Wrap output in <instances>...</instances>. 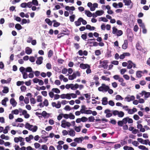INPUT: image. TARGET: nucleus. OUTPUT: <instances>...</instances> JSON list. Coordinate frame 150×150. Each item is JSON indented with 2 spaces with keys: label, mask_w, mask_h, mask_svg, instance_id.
Instances as JSON below:
<instances>
[{
  "label": "nucleus",
  "mask_w": 150,
  "mask_h": 150,
  "mask_svg": "<svg viewBox=\"0 0 150 150\" xmlns=\"http://www.w3.org/2000/svg\"><path fill=\"white\" fill-rule=\"evenodd\" d=\"M35 147L36 149H37L40 147V144L38 143H35L34 144Z\"/></svg>",
  "instance_id": "bf43d9fd"
},
{
  "label": "nucleus",
  "mask_w": 150,
  "mask_h": 150,
  "mask_svg": "<svg viewBox=\"0 0 150 150\" xmlns=\"http://www.w3.org/2000/svg\"><path fill=\"white\" fill-rule=\"evenodd\" d=\"M2 92L4 93H7L9 92V88L6 86L4 87V89L2 91Z\"/></svg>",
  "instance_id": "a211bd4d"
},
{
  "label": "nucleus",
  "mask_w": 150,
  "mask_h": 150,
  "mask_svg": "<svg viewBox=\"0 0 150 150\" xmlns=\"http://www.w3.org/2000/svg\"><path fill=\"white\" fill-rule=\"evenodd\" d=\"M127 68L128 69H131L132 67L133 62L131 60H129L128 61Z\"/></svg>",
  "instance_id": "ddd939ff"
},
{
  "label": "nucleus",
  "mask_w": 150,
  "mask_h": 150,
  "mask_svg": "<svg viewBox=\"0 0 150 150\" xmlns=\"http://www.w3.org/2000/svg\"><path fill=\"white\" fill-rule=\"evenodd\" d=\"M101 78L102 79L104 80L107 81H109L110 80V79L109 77H106L105 76H102Z\"/></svg>",
  "instance_id": "c03bdc74"
},
{
  "label": "nucleus",
  "mask_w": 150,
  "mask_h": 150,
  "mask_svg": "<svg viewBox=\"0 0 150 150\" xmlns=\"http://www.w3.org/2000/svg\"><path fill=\"white\" fill-rule=\"evenodd\" d=\"M123 1L126 6L129 5L132 2L131 0H123Z\"/></svg>",
  "instance_id": "6ab92c4d"
},
{
  "label": "nucleus",
  "mask_w": 150,
  "mask_h": 150,
  "mask_svg": "<svg viewBox=\"0 0 150 150\" xmlns=\"http://www.w3.org/2000/svg\"><path fill=\"white\" fill-rule=\"evenodd\" d=\"M65 120H64L62 121V123L61 126L63 128H65L66 127V123Z\"/></svg>",
  "instance_id": "4be33fe9"
},
{
  "label": "nucleus",
  "mask_w": 150,
  "mask_h": 150,
  "mask_svg": "<svg viewBox=\"0 0 150 150\" xmlns=\"http://www.w3.org/2000/svg\"><path fill=\"white\" fill-rule=\"evenodd\" d=\"M82 69H85L88 67L91 68L90 66L87 64H81L79 66Z\"/></svg>",
  "instance_id": "20e7f679"
},
{
  "label": "nucleus",
  "mask_w": 150,
  "mask_h": 150,
  "mask_svg": "<svg viewBox=\"0 0 150 150\" xmlns=\"http://www.w3.org/2000/svg\"><path fill=\"white\" fill-rule=\"evenodd\" d=\"M27 4L26 3H23L21 4V6L23 8H25L27 6Z\"/></svg>",
  "instance_id": "8fccbe9b"
},
{
  "label": "nucleus",
  "mask_w": 150,
  "mask_h": 150,
  "mask_svg": "<svg viewBox=\"0 0 150 150\" xmlns=\"http://www.w3.org/2000/svg\"><path fill=\"white\" fill-rule=\"evenodd\" d=\"M112 33L114 34H115L117 33L118 30L115 26L113 27Z\"/></svg>",
  "instance_id": "7c9ffc66"
},
{
  "label": "nucleus",
  "mask_w": 150,
  "mask_h": 150,
  "mask_svg": "<svg viewBox=\"0 0 150 150\" xmlns=\"http://www.w3.org/2000/svg\"><path fill=\"white\" fill-rule=\"evenodd\" d=\"M20 88L22 92H24L26 89V87L24 86H22Z\"/></svg>",
  "instance_id": "4d7b16f0"
},
{
  "label": "nucleus",
  "mask_w": 150,
  "mask_h": 150,
  "mask_svg": "<svg viewBox=\"0 0 150 150\" xmlns=\"http://www.w3.org/2000/svg\"><path fill=\"white\" fill-rule=\"evenodd\" d=\"M137 140L141 143L146 145H147L148 144V142L149 141V139H146L144 140L141 138H138L137 139Z\"/></svg>",
  "instance_id": "7ed1b4c3"
},
{
  "label": "nucleus",
  "mask_w": 150,
  "mask_h": 150,
  "mask_svg": "<svg viewBox=\"0 0 150 150\" xmlns=\"http://www.w3.org/2000/svg\"><path fill=\"white\" fill-rule=\"evenodd\" d=\"M123 34V32L121 30H118L116 33L117 35V36H119Z\"/></svg>",
  "instance_id": "37998d69"
},
{
  "label": "nucleus",
  "mask_w": 150,
  "mask_h": 150,
  "mask_svg": "<svg viewBox=\"0 0 150 150\" xmlns=\"http://www.w3.org/2000/svg\"><path fill=\"white\" fill-rule=\"evenodd\" d=\"M81 126L77 127L76 126H74V128L75 130L77 132H79L81 130Z\"/></svg>",
  "instance_id": "c756f323"
},
{
  "label": "nucleus",
  "mask_w": 150,
  "mask_h": 150,
  "mask_svg": "<svg viewBox=\"0 0 150 150\" xmlns=\"http://www.w3.org/2000/svg\"><path fill=\"white\" fill-rule=\"evenodd\" d=\"M52 90L56 93H60V91L57 88H53Z\"/></svg>",
  "instance_id": "72a5a7b5"
},
{
  "label": "nucleus",
  "mask_w": 150,
  "mask_h": 150,
  "mask_svg": "<svg viewBox=\"0 0 150 150\" xmlns=\"http://www.w3.org/2000/svg\"><path fill=\"white\" fill-rule=\"evenodd\" d=\"M95 54L96 55L98 56L101 54V53L99 50H97L95 51Z\"/></svg>",
  "instance_id": "5fc2aeb1"
},
{
  "label": "nucleus",
  "mask_w": 150,
  "mask_h": 150,
  "mask_svg": "<svg viewBox=\"0 0 150 150\" xmlns=\"http://www.w3.org/2000/svg\"><path fill=\"white\" fill-rule=\"evenodd\" d=\"M139 149L142 150H148V149L143 145H140L138 146Z\"/></svg>",
  "instance_id": "bb28decb"
},
{
  "label": "nucleus",
  "mask_w": 150,
  "mask_h": 150,
  "mask_svg": "<svg viewBox=\"0 0 150 150\" xmlns=\"http://www.w3.org/2000/svg\"><path fill=\"white\" fill-rule=\"evenodd\" d=\"M76 77V74L74 73L72 75L69 76V79L70 80H73Z\"/></svg>",
  "instance_id": "2eb2a0df"
},
{
  "label": "nucleus",
  "mask_w": 150,
  "mask_h": 150,
  "mask_svg": "<svg viewBox=\"0 0 150 150\" xmlns=\"http://www.w3.org/2000/svg\"><path fill=\"white\" fill-rule=\"evenodd\" d=\"M88 120L90 122H93L95 120L94 117L93 116H91L88 118Z\"/></svg>",
  "instance_id": "ea45409f"
},
{
  "label": "nucleus",
  "mask_w": 150,
  "mask_h": 150,
  "mask_svg": "<svg viewBox=\"0 0 150 150\" xmlns=\"http://www.w3.org/2000/svg\"><path fill=\"white\" fill-rule=\"evenodd\" d=\"M23 74V78L24 79H26L28 77L27 73L26 72L22 73Z\"/></svg>",
  "instance_id": "e2e57ef3"
},
{
  "label": "nucleus",
  "mask_w": 150,
  "mask_h": 150,
  "mask_svg": "<svg viewBox=\"0 0 150 150\" xmlns=\"http://www.w3.org/2000/svg\"><path fill=\"white\" fill-rule=\"evenodd\" d=\"M32 2L34 5L37 6L38 5V3L37 0H33Z\"/></svg>",
  "instance_id": "49530a36"
},
{
  "label": "nucleus",
  "mask_w": 150,
  "mask_h": 150,
  "mask_svg": "<svg viewBox=\"0 0 150 150\" xmlns=\"http://www.w3.org/2000/svg\"><path fill=\"white\" fill-rule=\"evenodd\" d=\"M43 58L42 57H40L37 58V59L36 62V63L37 64L40 65L42 63V61Z\"/></svg>",
  "instance_id": "0eeeda50"
},
{
  "label": "nucleus",
  "mask_w": 150,
  "mask_h": 150,
  "mask_svg": "<svg viewBox=\"0 0 150 150\" xmlns=\"http://www.w3.org/2000/svg\"><path fill=\"white\" fill-rule=\"evenodd\" d=\"M42 149L44 150H47L48 147L47 145H43L42 146Z\"/></svg>",
  "instance_id": "774afa93"
},
{
  "label": "nucleus",
  "mask_w": 150,
  "mask_h": 150,
  "mask_svg": "<svg viewBox=\"0 0 150 150\" xmlns=\"http://www.w3.org/2000/svg\"><path fill=\"white\" fill-rule=\"evenodd\" d=\"M117 124L120 127H122L124 125L122 120L119 121L117 122Z\"/></svg>",
  "instance_id": "6e6d98bb"
},
{
  "label": "nucleus",
  "mask_w": 150,
  "mask_h": 150,
  "mask_svg": "<svg viewBox=\"0 0 150 150\" xmlns=\"http://www.w3.org/2000/svg\"><path fill=\"white\" fill-rule=\"evenodd\" d=\"M71 89L72 90H74L77 88L79 87V85L77 84H76L75 85H74L73 84L71 83Z\"/></svg>",
  "instance_id": "9b49d317"
},
{
  "label": "nucleus",
  "mask_w": 150,
  "mask_h": 150,
  "mask_svg": "<svg viewBox=\"0 0 150 150\" xmlns=\"http://www.w3.org/2000/svg\"><path fill=\"white\" fill-rule=\"evenodd\" d=\"M37 101L38 102H42V97L40 96H37Z\"/></svg>",
  "instance_id": "79ce46f5"
},
{
  "label": "nucleus",
  "mask_w": 150,
  "mask_h": 150,
  "mask_svg": "<svg viewBox=\"0 0 150 150\" xmlns=\"http://www.w3.org/2000/svg\"><path fill=\"white\" fill-rule=\"evenodd\" d=\"M75 17V16L74 14L70 16L69 17V19L70 21L71 22L74 21Z\"/></svg>",
  "instance_id": "c85d7f7f"
},
{
  "label": "nucleus",
  "mask_w": 150,
  "mask_h": 150,
  "mask_svg": "<svg viewBox=\"0 0 150 150\" xmlns=\"http://www.w3.org/2000/svg\"><path fill=\"white\" fill-rule=\"evenodd\" d=\"M31 80H29L28 81H26L25 82V84L28 86H30L31 84Z\"/></svg>",
  "instance_id": "864d4df0"
},
{
  "label": "nucleus",
  "mask_w": 150,
  "mask_h": 150,
  "mask_svg": "<svg viewBox=\"0 0 150 150\" xmlns=\"http://www.w3.org/2000/svg\"><path fill=\"white\" fill-rule=\"evenodd\" d=\"M46 67L48 69H50L52 68L51 65L50 63H47L46 65Z\"/></svg>",
  "instance_id": "338daca9"
},
{
  "label": "nucleus",
  "mask_w": 150,
  "mask_h": 150,
  "mask_svg": "<svg viewBox=\"0 0 150 150\" xmlns=\"http://www.w3.org/2000/svg\"><path fill=\"white\" fill-rule=\"evenodd\" d=\"M33 127V125H30L29 123H27L25 125V128L26 129H28L29 130H30L31 128Z\"/></svg>",
  "instance_id": "f3484780"
},
{
  "label": "nucleus",
  "mask_w": 150,
  "mask_h": 150,
  "mask_svg": "<svg viewBox=\"0 0 150 150\" xmlns=\"http://www.w3.org/2000/svg\"><path fill=\"white\" fill-rule=\"evenodd\" d=\"M30 100L31 103L33 104H35L36 102L35 99L33 98H31L30 99Z\"/></svg>",
  "instance_id": "a19ab883"
},
{
  "label": "nucleus",
  "mask_w": 150,
  "mask_h": 150,
  "mask_svg": "<svg viewBox=\"0 0 150 150\" xmlns=\"http://www.w3.org/2000/svg\"><path fill=\"white\" fill-rule=\"evenodd\" d=\"M121 145L119 144H116L114 145V148L115 149H117L118 148H120L121 147Z\"/></svg>",
  "instance_id": "680f3d73"
},
{
  "label": "nucleus",
  "mask_w": 150,
  "mask_h": 150,
  "mask_svg": "<svg viewBox=\"0 0 150 150\" xmlns=\"http://www.w3.org/2000/svg\"><path fill=\"white\" fill-rule=\"evenodd\" d=\"M29 60L31 62H33L35 61V59L34 57L31 56L30 57Z\"/></svg>",
  "instance_id": "69168bd1"
},
{
  "label": "nucleus",
  "mask_w": 150,
  "mask_h": 150,
  "mask_svg": "<svg viewBox=\"0 0 150 150\" xmlns=\"http://www.w3.org/2000/svg\"><path fill=\"white\" fill-rule=\"evenodd\" d=\"M142 71H137L136 72V75L137 76L138 78H140L142 76Z\"/></svg>",
  "instance_id": "393cba45"
},
{
  "label": "nucleus",
  "mask_w": 150,
  "mask_h": 150,
  "mask_svg": "<svg viewBox=\"0 0 150 150\" xmlns=\"http://www.w3.org/2000/svg\"><path fill=\"white\" fill-rule=\"evenodd\" d=\"M81 17L79 18L77 21H75L74 22L75 25L76 26H79L81 24Z\"/></svg>",
  "instance_id": "4468645a"
},
{
  "label": "nucleus",
  "mask_w": 150,
  "mask_h": 150,
  "mask_svg": "<svg viewBox=\"0 0 150 150\" xmlns=\"http://www.w3.org/2000/svg\"><path fill=\"white\" fill-rule=\"evenodd\" d=\"M120 73L121 74H123L127 70L125 69H121L120 70Z\"/></svg>",
  "instance_id": "0e129e2a"
},
{
  "label": "nucleus",
  "mask_w": 150,
  "mask_h": 150,
  "mask_svg": "<svg viewBox=\"0 0 150 150\" xmlns=\"http://www.w3.org/2000/svg\"><path fill=\"white\" fill-rule=\"evenodd\" d=\"M69 132V135L72 137H74L75 135V132L73 129H71Z\"/></svg>",
  "instance_id": "412c9836"
},
{
  "label": "nucleus",
  "mask_w": 150,
  "mask_h": 150,
  "mask_svg": "<svg viewBox=\"0 0 150 150\" xmlns=\"http://www.w3.org/2000/svg\"><path fill=\"white\" fill-rule=\"evenodd\" d=\"M109 89V87L108 86L106 85L104 83H102L101 84V86L98 88V90L100 91H104L106 92Z\"/></svg>",
  "instance_id": "f257e3e1"
},
{
  "label": "nucleus",
  "mask_w": 150,
  "mask_h": 150,
  "mask_svg": "<svg viewBox=\"0 0 150 150\" xmlns=\"http://www.w3.org/2000/svg\"><path fill=\"white\" fill-rule=\"evenodd\" d=\"M44 105L47 106H48L49 103L48 100L47 99H45L43 102Z\"/></svg>",
  "instance_id": "3c124183"
},
{
  "label": "nucleus",
  "mask_w": 150,
  "mask_h": 150,
  "mask_svg": "<svg viewBox=\"0 0 150 150\" xmlns=\"http://www.w3.org/2000/svg\"><path fill=\"white\" fill-rule=\"evenodd\" d=\"M128 118V117H127L125 118H123L122 121L123 122V124H126L127 122V118Z\"/></svg>",
  "instance_id": "de8ad7c7"
},
{
  "label": "nucleus",
  "mask_w": 150,
  "mask_h": 150,
  "mask_svg": "<svg viewBox=\"0 0 150 150\" xmlns=\"http://www.w3.org/2000/svg\"><path fill=\"white\" fill-rule=\"evenodd\" d=\"M8 100V98H5L3 100L1 101V104L4 105L6 106V102Z\"/></svg>",
  "instance_id": "aec40b11"
},
{
  "label": "nucleus",
  "mask_w": 150,
  "mask_h": 150,
  "mask_svg": "<svg viewBox=\"0 0 150 150\" xmlns=\"http://www.w3.org/2000/svg\"><path fill=\"white\" fill-rule=\"evenodd\" d=\"M137 128L140 129V131L142 132H144L145 131V129L143 128V126L142 124H138L137 125Z\"/></svg>",
  "instance_id": "1a4fd4ad"
},
{
  "label": "nucleus",
  "mask_w": 150,
  "mask_h": 150,
  "mask_svg": "<svg viewBox=\"0 0 150 150\" xmlns=\"http://www.w3.org/2000/svg\"><path fill=\"white\" fill-rule=\"evenodd\" d=\"M110 122L113 125H115L116 123V121L114 119H111Z\"/></svg>",
  "instance_id": "052dcab7"
},
{
  "label": "nucleus",
  "mask_w": 150,
  "mask_h": 150,
  "mask_svg": "<svg viewBox=\"0 0 150 150\" xmlns=\"http://www.w3.org/2000/svg\"><path fill=\"white\" fill-rule=\"evenodd\" d=\"M60 25V23L59 22H57L54 23L53 24V26L55 27H57L59 26Z\"/></svg>",
  "instance_id": "603ef678"
},
{
  "label": "nucleus",
  "mask_w": 150,
  "mask_h": 150,
  "mask_svg": "<svg viewBox=\"0 0 150 150\" xmlns=\"http://www.w3.org/2000/svg\"><path fill=\"white\" fill-rule=\"evenodd\" d=\"M10 103L13 107H15L17 104L16 102L13 98H11L10 100Z\"/></svg>",
  "instance_id": "6e6552de"
},
{
  "label": "nucleus",
  "mask_w": 150,
  "mask_h": 150,
  "mask_svg": "<svg viewBox=\"0 0 150 150\" xmlns=\"http://www.w3.org/2000/svg\"><path fill=\"white\" fill-rule=\"evenodd\" d=\"M85 14L88 17H91L92 16V13L89 11H85Z\"/></svg>",
  "instance_id": "5701e85b"
},
{
  "label": "nucleus",
  "mask_w": 150,
  "mask_h": 150,
  "mask_svg": "<svg viewBox=\"0 0 150 150\" xmlns=\"http://www.w3.org/2000/svg\"><path fill=\"white\" fill-rule=\"evenodd\" d=\"M53 54V51L51 50H50L48 53V57L49 58L51 57Z\"/></svg>",
  "instance_id": "473e14b6"
},
{
  "label": "nucleus",
  "mask_w": 150,
  "mask_h": 150,
  "mask_svg": "<svg viewBox=\"0 0 150 150\" xmlns=\"http://www.w3.org/2000/svg\"><path fill=\"white\" fill-rule=\"evenodd\" d=\"M82 138L81 137L79 138H76L74 139V141L78 143L79 142L81 143L83 141Z\"/></svg>",
  "instance_id": "f8f14e48"
},
{
  "label": "nucleus",
  "mask_w": 150,
  "mask_h": 150,
  "mask_svg": "<svg viewBox=\"0 0 150 150\" xmlns=\"http://www.w3.org/2000/svg\"><path fill=\"white\" fill-rule=\"evenodd\" d=\"M83 95H84L86 98L88 99H87V100H88L90 99L91 98V96H90V93H86V94H83Z\"/></svg>",
  "instance_id": "f704fd0d"
},
{
  "label": "nucleus",
  "mask_w": 150,
  "mask_h": 150,
  "mask_svg": "<svg viewBox=\"0 0 150 150\" xmlns=\"http://www.w3.org/2000/svg\"><path fill=\"white\" fill-rule=\"evenodd\" d=\"M25 71L26 72H30L32 71V69L31 67H28L26 69Z\"/></svg>",
  "instance_id": "09e8293b"
},
{
  "label": "nucleus",
  "mask_w": 150,
  "mask_h": 150,
  "mask_svg": "<svg viewBox=\"0 0 150 150\" xmlns=\"http://www.w3.org/2000/svg\"><path fill=\"white\" fill-rule=\"evenodd\" d=\"M115 99L117 100H122L123 98L120 95H117L116 96Z\"/></svg>",
  "instance_id": "e433bc0d"
},
{
  "label": "nucleus",
  "mask_w": 150,
  "mask_h": 150,
  "mask_svg": "<svg viewBox=\"0 0 150 150\" xmlns=\"http://www.w3.org/2000/svg\"><path fill=\"white\" fill-rule=\"evenodd\" d=\"M99 21H103L104 22H107L108 21V20L107 18L104 17H101L99 18Z\"/></svg>",
  "instance_id": "b1692460"
},
{
  "label": "nucleus",
  "mask_w": 150,
  "mask_h": 150,
  "mask_svg": "<svg viewBox=\"0 0 150 150\" xmlns=\"http://www.w3.org/2000/svg\"><path fill=\"white\" fill-rule=\"evenodd\" d=\"M129 95H128L127 97L125 98V100L128 102H129L132 100H134L135 99L134 96H132L130 97Z\"/></svg>",
  "instance_id": "39448f33"
},
{
  "label": "nucleus",
  "mask_w": 150,
  "mask_h": 150,
  "mask_svg": "<svg viewBox=\"0 0 150 150\" xmlns=\"http://www.w3.org/2000/svg\"><path fill=\"white\" fill-rule=\"evenodd\" d=\"M108 103L107 98L106 97L103 98L102 100V104L103 105H106L108 104Z\"/></svg>",
  "instance_id": "9d476101"
},
{
  "label": "nucleus",
  "mask_w": 150,
  "mask_h": 150,
  "mask_svg": "<svg viewBox=\"0 0 150 150\" xmlns=\"http://www.w3.org/2000/svg\"><path fill=\"white\" fill-rule=\"evenodd\" d=\"M104 13V11L103 10H98L95 13L98 16H100L102 15Z\"/></svg>",
  "instance_id": "dca6fc26"
},
{
  "label": "nucleus",
  "mask_w": 150,
  "mask_h": 150,
  "mask_svg": "<svg viewBox=\"0 0 150 150\" xmlns=\"http://www.w3.org/2000/svg\"><path fill=\"white\" fill-rule=\"evenodd\" d=\"M25 52L27 54H29L32 53V50L31 49L29 48L28 49L26 50Z\"/></svg>",
  "instance_id": "58836bf2"
},
{
  "label": "nucleus",
  "mask_w": 150,
  "mask_h": 150,
  "mask_svg": "<svg viewBox=\"0 0 150 150\" xmlns=\"http://www.w3.org/2000/svg\"><path fill=\"white\" fill-rule=\"evenodd\" d=\"M29 23L30 22V20L28 19V22L27 21L26 19H23L22 20V22L21 23V24H25L27 23Z\"/></svg>",
  "instance_id": "4c0bfd02"
},
{
  "label": "nucleus",
  "mask_w": 150,
  "mask_h": 150,
  "mask_svg": "<svg viewBox=\"0 0 150 150\" xmlns=\"http://www.w3.org/2000/svg\"><path fill=\"white\" fill-rule=\"evenodd\" d=\"M134 119L136 120H138L140 118L137 115L135 114L133 116Z\"/></svg>",
  "instance_id": "13d9d810"
},
{
  "label": "nucleus",
  "mask_w": 150,
  "mask_h": 150,
  "mask_svg": "<svg viewBox=\"0 0 150 150\" xmlns=\"http://www.w3.org/2000/svg\"><path fill=\"white\" fill-rule=\"evenodd\" d=\"M118 116L119 117H123L124 115V113L122 111H119L118 114Z\"/></svg>",
  "instance_id": "a878e982"
},
{
  "label": "nucleus",
  "mask_w": 150,
  "mask_h": 150,
  "mask_svg": "<svg viewBox=\"0 0 150 150\" xmlns=\"http://www.w3.org/2000/svg\"><path fill=\"white\" fill-rule=\"evenodd\" d=\"M108 63V61L107 60H105L103 61L100 60V64H101L100 66L101 67L103 68L104 69H107L108 65L107 64Z\"/></svg>",
  "instance_id": "f03ea898"
},
{
  "label": "nucleus",
  "mask_w": 150,
  "mask_h": 150,
  "mask_svg": "<svg viewBox=\"0 0 150 150\" xmlns=\"http://www.w3.org/2000/svg\"><path fill=\"white\" fill-rule=\"evenodd\" d=\"M11 81V80L9 81L6 80L4 79H2L1 80V82L2 84L9 83Z\"/></svg>",
  "instance_id": "c9c22d12"
},
{
  "label": "nucleus",
  "mask_w": 150,
  "mask_h": 150,
  "mask_svg": "<svg viewBox=\"0 0 150 150\" xmlns=\"http://www.w3.org/2000/svg\"><path fill=\"white\" fill-rule=\"evenodd\" d=\"M81 121L83 122H85L88 120V118L85 117H82L81 118Z\"/></svg>",
  "instance_id": "a18cd8bd"
},
{
  "label": "nucleus",
  "mask_w": 150,
  "mask_h": 150,
  "mask_svg": "<svg viewBox=\"0 0 150 150\" xmlns=\"http://www.w3.org/2000/svg\"><path fill=\"white\" fill-rule=\"evenodd\" d=\"M128 42L127 40H125L124 41V43L122 46V48L123 49H126L128 47Z\"/></svg>",
  "instance_id": "423d86ee"
},
{
  "label": "nucleus",
  "mask_w": 150,
  "mask_h": 150,
  "mask_svg": "<svg viewBox=\"0 0 150 150\" xmlns=\"http://www.w3.org/2000/svg\"><path fill=\"white\" fill-rule=\"evenodd\" d=\"M33 128H31V129L30 130V131H32L33 132H35L37 131L38 127L37 126L35 125L34 126H33Z\"/></svg>",
  "instance_id": "2f4dec72"
},
{
  "label": "nucleus",
  "mask_w": 150,
  "mask_h": 150,
  "mask_svg": "<svg viewBox=\"0 0 150 150\" xmlns=\"http://www.w3.org/2000/svg\"><path fill=\"white\" fill-rule=\"evenodd\" d=\"M15 28L17 30H19L21 29L22 27L19 24H16L15 26Z\"/></svg>",
  "instance_id": "cd10ccee"
}]
</instances>
